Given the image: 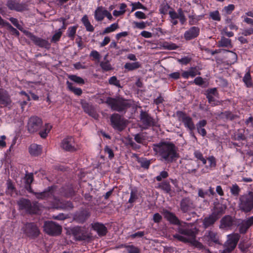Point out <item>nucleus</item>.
Segmentation results:
<instances>
[{
  "mask_svg": "<svg viewBox=\"0 0 253 253\" xmlns=\"http://www.w3.org/2000/svg\"><path fill=\"white\" fill-rule=\"evenodd\" d=\"M163 213L165 218L171 223L178 225V233L173 235V238L182 242L190 243L197 248H203L202 244L196 240L197 232L194 229L191 228V224L180 222L174 214L168 210H164Z\"/></svg>",
  "mask_w": 253,
  "mask_h": 253,
  "instance_id": "f257e3e1",
  "label": "nucleus"
},
{
  "mask_svg": "<svg viewBox=\"0 0 253 253\" xmlns=\"http://www.w3.org/2000/svg\"><path fill=\"white\" fill-rule=\"evenodd\" d=\"M25 183L27 185L26 186L27 189L30 193H34L37 199H51V204L48 206V208H55V209H62L66 210H69L73 208V206L72 204L69 202H63L57 198L55 196V189L54 187H48L47 189L45 190L42 192L36 193L34 192L30 184L33 181V175L32 173H27L25 176Z\"/></svg>",
  "mask_w": 253,
  "mask_h": 253,
  "instance_id": "f03ea898",
  "label": "nucleus"
},
{
  "mask_svg": "<svg viewBox=\"0 0 253 253\" xmlns=\"http://www.w3.org/2000/svg\"><path fill=\"white\" fill-rule=\"evenodd\" d=\"M154 151L163 161L172 162L177 157L175 146L170 143L161 142L154 145Z\"/></svg>",
  "mask_w": 253,
  "mask_h": 253,
  "instance_id": "7ed1b4c3",
  "label": "nucleus"
},
{
  "mask_svg": "<svg viewBox=\"0 0 253 253\" xmlns=\"http://www.w3.org/2000/svg\"><path fill=\"white\" fill-rule=\"evenodd\" d=\"M106 103L114 111L121 112L129 107L131 105V101L126 100L118 97L116 98L108 97Z\"/></svg>",
  "mask_w": 253,
  "mask_h": 253,
  "instance_id": "20e7f679",
  "label": "nucleus"
},
{
  "mask_svg": "<svg viewBox=\"0 0 253 253\" xmlns=\"http://www.w3.org/2000/svg\"><path fill=\"white\" fill-rule=\"evenodd\" d=\"M239 208L245 212H250L253 209V192H249L240 196Z\"/></svg>",
  "mask_w": 253,
  "mask_h": 253,
  "instance_id": "39448f33",
  "label": "nucleus"
},
{
  "mask_svg": "<svg viewBox=\"0 0 253 253\" xmlns=\"http://www.w3.org/2000/svg\"><path fill=\"white\" fill-rule=\"evenodd\" d=\"M227 238L223 245L224 249L221 253H232L238 244L240 236L238 233H233L228 235Z\"/></svg>",
  "mask_w": 253,
  "mask_h": 253,
  "instance_id": "423d86ee",
  "label": "nucleus"
},
{
  "mask_svg": "<svg viewBox=\"0 0 253 253\" xmlns=\"http://www.w3.org/2000/svg\"><path fill=\"white\" fill-rule=\"evenodd\" d=\"M60 146L63 150L69 152H75L81 149V145L76 143L74 138L72 136L64 138Z\"/></svg>",
  "mask_w": 253,
  "mask_h": 253,
  "instance_id": "0eeeda50",
  "label": "nucleus"
},
{
  "mask_svg": "<svg viewBox=\"0 0 253 253\" xmlns=\"http://www.w3.org/2000/svg\"><path fill=\"white\" fill-rule=\"evenodd\" d=\"M94 17L97 22L102 21L105 17L110 21L114 19L111 12L103 6H97L95 9L94 12Z\"/></svg>",
  "mask_w": 253,
  "mask_h": 253,
  "instance_id": "6e6552de",
  "label": "nucleus"
},
{
  "mask_svg": "<svg viewBox=\"0 0 253 253\" xmlns=\"http://www.w3.org/2000/svg\"><path fill=\"white\" fill-rule=\"evenodd\" d=\"M18 205L19 209L24 210L30 213H38L39 212V208L38 203H33L31 204L30 201L27 199H21L18 202Z\"/></svg>",
  "mask_w": 253,
  "mask_h": 253,
  "instance_id": "1a4fd4ad",
  "label": "nucleus"
},
{
  "mask_svg": "<svg viewBox=\"0 0 253 253\" xmlns=\"http://www.w3.org/2000/svg\"><path fill=\"white\" fill-rule=\"evenodd\" d=\"M177 115L179 121H181L184 126L190 130V134L195 137L193 131L195 129V126L192 118L182 112H178Z\"/></svg>",
  "mask_w": 253,
  "mask_h": 253,
  "instance_id": "9d476101",
  "label": "nucleus"
},
{
  "mask_svg": "<svg viewBox=\"0 0 253 253\" xmlns=\"http://www.w3.org/2000/svg\"><path fill=\"white\" fill-rule=\"evenodd\" d=\"M44 230L49 235H58L61 233L62 227L53 221H46L44 224Z\"/></svg>",
  "mask_w": 253,
  "mask_h": 253,
  "instance_id": "9b49d317",
  "label": "nucleus"
},
{
  "mask_svg": "<svg viewBox=\"0 0 253 253\" xmlns=\"http://www.w3.org/2000/svg\"><path fill=\"white\" fill-rule=\"evenodd\" d=\"M23 233L30 237H36L39 234V230L38 227L32 223H27L24 225L22 228Z\"/></svg>",
  "mask_w": 253,
  "mask_h": 253,
  "instance_id": "f8f14e48",
  "label": "nucleus"
},
{
  "mask_svg": "<svg viewBox=\"0 0 253 253\" xmlns=\"http://www.w3.org/2000/svg\"><path fill=\"white\" fill-rule=\"evenodd\" d=\"M110 120L111 125L115 129L122 130L124 128L125 126V121L119 114H113L111 117Z\"/></svg>",
  "mask_w": 253,
  "mask_h": 253,
  "instance_id": "ddd939ff",
  "label": "nucleus"
},
{
  "mask_svg": "<svg viewBox=\"0 0 253 253\" xmlns=\"http://www.w3.org/2000/svg\"><path fill=\"white\" fill-rule=\"evenodd\" d=\"M42 125V121L40 118L35 116L32 117L28 121V130L32 133L36 132L41 127Z\"/></svg>",
  "mask_w": 253,
  "mask_h": 253,
  "instance_id": "4468645a",
  "label": "nucleus"
},
{
  "mask_svg": "<svg viewBox=\"0 0 253 253\" xmlns=\"http://www.w3.org/2000/svg\"><path fill=\"white\" fill-rule=\"evenodd\" d=\"M140 120L144 129H146L151 126H156L155 121L145 112H141Z\"/></svg>",
  "mask_w": 253,
  "mask_h": 253,
  "instance_id": "2eb2a0df",
  "label": "nucleus"
},
{
  "mask_svg": "<svg viewBox=\"0 0 253 253\" xmlns=\"http://www.w3.org/2000/svg\"><path fill=\"white\" fill-rule=\"evenodd\" d=\"M8 8L12 10L21 12L26 9L27 5L22 3H19L16 0H9L6 3Z\"/></svg>",
  "mask_w": 253,
  "mask_h": 253,
  "instance_id": "dca6fc26",
  "label": "nucleus"
},
{
  "mask_svg": "<svg viewBox=\"0 0 253 253\" xmlns=\"http://www.w3.org/2000/svg\"><path fill=\"white\" fill-rule=\"evenodd\" d=\"M200 28L197 27H192L186 31L184 34V38L186 40H190L197 37L200 33Z\"/></svg>",
  "mask_w": 253,
  "mask_h": 253,
  "instance_id": "f3484780",
  "label": "nucleus"
},
{
  "mask_svg": "<svg viewBox=\"0 0 253 253\" xmlns=\"http://www.w3.org/2000/svg\"><path fill=\"white\" fill-rule=\"evenodd\" d=\"M233 219L229 215H226L220 220L219 228L222 229H228L233 225Z\"/></svg>",
  "mask_w": 253,
  "mask_h": 253,
  "instance_id": "a211bd4d",
  "label": "nucleus"
},
{
  "mask_svg": "<svg viewBox=\"0 0 253 253\" xmlns=\"http://www.w3.org/2000/svg\"><path fill=\"white\" fill-rule=\"evenodd\" d=\"M205 239L211 245V243H218V236L216 232L210 230L207 231L204 236Z\"/></svg>",
  "mask_w": 253,
  "mask_h": 253,
  "instance_id": "6ab92c4d",
  "label": "nucleus"
},
{
  "mask_svg": "<svg viewBox=\"0 0 253 253\" xmlns=\"http://www.w3.org/2000/svg\"><path fill=\"white\" fill-rule=\"evenodd\" d=\"M226 209L227 206L226 205L217 204L214 206L212 213L215 216H217V219H219L225 213Z\"/></svg>",
  "mask_w": 253,
  "mask_h": 253,
  "instance_id": "aec40b11",
  "label": "nucleus"
},
{
  "mask_svg": "<svg viewBox=\"0 0 253 253\" xmlns=\"http://www.w3.org/2000/svg\"><path fill=\"white\" fill-rule=\"evenodd\" d=\"M194 208V205L190 199L186 198L182 199L181 201L180 208L183 212H187Z\"/></svg>",
  "mask_w": 253,
  "mask_h": 253,
  "instance_id": "412c9836",
  "label": "nucleus"
},
{
  "mask_svg": "<svg viewBox=\"0 0 253 253\" xmlns=\"http://www.w3.org/2000/svg\"><path fill=\"white\" fill-rule=\"evenodd\" d=\"M92 228L96 231L99 236H104L107 233V228L102 223L96 222L91 224Z\"/></svg>",
  "mask_w": 253,
  "mask_h": 253,
  "instance_id": "4be33fe9",
  "label": "nucleus"
},
{
  "mask_svg": "<svg viewBox=\"0 0 253 253\" xmlns=\"http://www.w3.org/2000/svg\"><path fill=\"white\" fill-rule=\"evenodd\" d=\"M29 152L33 156H38L41 154L42 147L37 144H32L29 147Z\"/></svg>",
  "mask_w": 253,
  "mask_h": 253,
  "instance_id": "5701e85b",
  "label": "nucleus"
},
{
  "mask_svg": "<svg viewBox=\"0 0 253 253\" xmlns=\"http://www.w3.org/2000/svg\"><path fill=\"white\" fill-rule=\"evenodd\" d=\"M217 216H215L212 213L208 217L204 218L203 221L204 227L206 228L212 225L217 220Z\"/></svg>",
  "mask_w": 253,
  "mask_h": 253,
  "instance_id": "b1692460",
  "label": "nucleus"
},
{
  "mask_svg": "<svg viewBox=\"0 0 253 253\" xmlns=\"http://www.w3.org/2000/svg\"><path fill=\"white\" fill-rule=\"evenodd\" d=\"M0 102L5 105H8L10 103L7 92L3 89H0Z\"/></svg>",
  "mask_w": 253,
  "mask_h": 253,
  "instance_id": "393cba45",
  "label": "nucleus"
},
{
  "mask_svg": "<svg viewBox=\"0 0 253 253\" xmlns=\"http://www.w3.org/2000/svg\"><path fill=\"white\" fill-rule=\"evenodd\" d=\"M82 22L86 28V31L88 32H93L94 30L93 26L90 23L88 17L86 15H84L82 18Z\"/></svg>",
  "mask_w": 253,
  "mask_h": 253,
  "instance_id": "a878e982",
  "label": "nucleus"
},
{
  "mask_svg": "<svg viewBox=\"0 0 253 253\" xmlns=\"http://www.w3.org/2000/svg\"><path fill=\"white\" fill-rule=\"evenodd\" d=\"M32 40L35 44L41 47H47L49 46L47 41L40 38L33 36L32 38Z\"/></svg>",
  "mask_w": 253,
  "mask_h": 253,
  "instance_id": "bb28decb",
  "label": "nucleus"
},
{
  "mask_svg": "<svg viewBox=\"0 0 253 253\" xmlns=\"http://www.w3.org/2000/svg\"><path fill=\"white\" fill-rule=\"evenodd\" d=\"M141 66V64L139 62H127L125 64L124 68L127 71H132L138 69Z\"/></svg>",
  "mask_w": 253,
  "mask_h": 253,
  "instance_id": "cd10ccee",
  "label": "nucleus"
},
{
  "mask_svg": "<svg viewBox=\"0 0 253 253\" xmlns=\"http://www.w3.org/2000/svg\"><path fill=\"white\" fill-rule=\"evenodd\" d=\"M119 28V26L118 23L117 22L111 24L109 26L105 28V29L102 31L101 34L105 35L113 32L117 30Z\"/></svg>",
  "mask_w": 253,
  "mask_h": 253,
  "instance_id": "c85d7f7f",
  "label": "nucleus"
},
{
  "mask_svg": "<svg viewBox=\"0 0 253 253\" xmlns=\"http://www.w3.org/2000/svg\"><path fill=\"white\" fill-rule=\"evenodd\" d=\"M66 84L68 88L75 94L79 96L82 94L83 91L81 88L73 86V84L69 81H67Z\"/></svg>",
  "mask_w": 253,
  "mask_h": 253,
  "instance_id": "c756f323",
  "label": "nucleus"
},
{
  "mask_svg": "<svg viewBox=\"0 0 253 253\" xmlns=\"http://www.w3.org/2000/svg\"><path fill=\"white\" fill-rule=\"evenodd\" d=\"M61 194L65 197H70L73 195L74 190L71 186H67L62 188Z\"/></svg>",
  "mask_w": 253,
  "mask_h": 253,
  "instance_id": "7c9ffc66",
  "label": "nucleus"
},
{
  "mask_svg": "<svg viewBox=\"0 0 253 253\" xmlns=\"http://www.w3.org/2000/svg\"><path fill=\"white\" fill-rule=\"evenodd\" d=\"M51 126L49 124H46L43 126V128L40 131L39 134L42 138H44L46 137L48 133L51 129Z\"/></svg>",
  "mask_w": 253,
  "mask_h": 253,
  "instance_id": "2f4dec72",
  "label": "nucleus"
},
{
  "mask_svg": "<svg viewBox=\"0 0 253 253\" xmlns=\"http://www.w3.org/2000/svg\"><path fill=\"white\" fill-rule=\"evenodd\" d=\"M125 247L128 253H140L139 249L133 245H122L119 248Z\"/></svg>",
  "mask_w": 253,
  "mask_h": 253,
  "instance_id": "473e14b6",
  "label": "nucleus"
},
{
  "mask_svg": "<svg viewBox=\"0 0 253 253\" xmlns=\"http://www.w3.org/2000/svg\"><path fill=\"white\" fill-rule=\"evenodd\" d=\"M202 15H196L195 14H192L189 15V24L190 25H195L197 24L199 21H200L202 18Z\"/></svg>",
  "mask_w": 253,
  "mask_h": 253,
  "instance_id": "72a5a7b5",
  "label": "nucleus"
},
{
  "mask_svg": "<svg viewBox=\"0 0 253 253\" xmlns=\"http://www.w3.org/2000/svg\"><path fill=\"white\" fill-rule=\"evenodd\" d=\"M162 47L165 49L174 50L178 48V46L175 43L165 42L162 43Z\"/></svg>",
  "mask_w": 253,
  "mask_h": 253,
  "instance_id": "f704fd0d",
  "label": "nucleus"
},
{
  "mask_svg": "<svg viewBox=\"0 0 253 253\" xmlns=\"http://www.w3.org/2000/svg\"><path fill=\"white\" fill-rule=\"evenodd\" d=\"M7 189L6 190V193L7 195L13 196L15 193V189L13 186L11 181L10 180H7Z\"/></svg>",
  "mask_w": 253,
  "mask_h": 253,
  "instance_id": "c9c22d12",
  "label": "nucleus"
},
{
  "mask_svg": "<svg viewBox=\"0 0 253 253\" xmlns=\"http://www.w3.org/2000/svg\"><path fill=\"white\" fill-rule=\"evenodd\" d=\"M219 45L220 47H231V40L225 37H222L219 42Z\"/></svg>",
  "mask_w": 253,
  "mask_h": 253,
  "instance_id": "e433bc0d",
  "label": "nucleus"
},
{
  "mask_svg": "<svg viewBox=\"0 0 253 253\" xmlns=\"http://www.w3.org/2000/svg\"><path fill=\"white\" fill-rule=\"evenodd\" d=\"M138 198L137 195V192L136 190H132L130 193V198L128 200V203L131 205L130 207L133 206V203H134L136 200Z\"/></svg>",
  "mask_w": 253,
  "mask_h": 253,
  "instance_id": "4c0bfd02",
  "label": "nucleus"
},
{
  "mask_svg": "<svg viewBox=\"0 0 253 253\" xmlns=\"http://www.w3.org/2000/svg\"><path fill=\"white\" fill-rule=\"evenodd\" d=\"M77 27V26H72L68 28L67 31V36L69 37L71 40H73L75 38V36L76 33Z\"/></svg>",
  "mask_w": 253,
  "mask_h": 253,
  "instance_id": "58836bf2",
  "label": "nucleus"
},
{
  "mask_svg": "<svg viewBox=\"0 0 253 253\" xmlns=\"http://www.w3.org/2000/svg\"><path fill=\"white\" fill-rule=\"evenodd\" d=\"M170 8V6L168 3H163L161 4L160 6V12L162 14L166 15L168 13Z\"/></svg>",
  "mask_w": 253,
  "mask_h": 253,
  "instance_id": "ea45409f",
  "label": "nucleus"
},
{
  "mask_svg": "<svg viewBox=\"0 0 253 253\" xmlns=\"http://www.w3.org/2000/svg\"><path fill=\"white\" fill-rule=\"evenodd\" d=\"M194 156L198 160L201 161L203 164L205 165L207 163V160L203 157L202 153L200 151L198 150L195 151Z\"/></svg>",
  "mask_w": 253,
  "mask_h": 253,
  "instance_id": "a19ab883",
  "label": "nucleus"
},
{
  "mask_svg": "<svg viewBox=\"0 0 253 253\" xmlns=\"http://www.w3.org/2000/svg\"><path fill=\"white\" fill-rule=\"evenodd\" d=\"M197 75V71L195 70L191 69L189 71H184L182 74V76L184 79H188L190 76L194 77Z\"/></svg>",
  "mask_w": 253,
  "mask_h": 253,
  "instance_id": "79ce46f5",
  "label": "nucleus"
},
{
  "mask_svg": "<svg viewBox=\"0 0 253 253\" xmlns=\"http://www.w3.org/2000/svg\"><path fill=\"white\" fill-rule=\"evenodd\" d=\"M249 228V226L245 220L239 225V232L240 233H245Z\"/></svg>",
  "mask_w": 253,
  "mask_h": 253,
  "instance_id": "37998d69",
  "label": "nucleus"
},
{
  "mask_svg": "<svg viewBox=\"0 0 253 253\" xmlns=\"http://www.w3.org/2000/svg\"><path fill=\"white\" fill-rule=\"evenodd\" d=\"M210 17L214 21H219L221 17L218 10L211 11L209 14Z\"/></svg>",
  "mask_w": 253,
  "mask_h": 253,
  "instance_id": "c03bdc74",
  "label": "nucleus"
},
{
  "mask_svg": "<svg viewBox=\"0 0 253 253\" xmlns=\"http://www.w3.org/2000/svg\"><path fill=\"white\" fill-rule=\"evenodd\" d=\"M100 66L102 70L105 71H108L112 69V67L108 60L101 62Z\"/></svg>",
  "mask_w": 253,
  "mask_h": 253,
  "instance_id": "a18cd8bd",
  "label": "nucleus"
},
{
  "mask_svg": "<svg viewBox=\"0 0 253 253\" xmlns=\"http://www.w3.org/2000/svg\"><path fill=\"white\" fill-rule=\"evenodd\" d=\"M69 79L71 81L80 84H83L84 83V80L80 77L76 75H70L68 77Z\"/></svg>",
  "mask_w": 253,
  "mask_h": 253,
  "instance_id": "49530a36",
  "label": "nucleus"
},
{
  "mask_svg": "<svg viewBox=\"0 0 253 253\" xmlns=\"http://www.w3.org/2000/svg\"><path fill=\"white\" fill-rule=\"evenodd\" d=\"M243 80L247 86L249 87L252 85V80L249 71L245 74Z\"/></svg>",
  "mask_w": 253,
  "mask_h": 253,
  "instance_id": "de8ad7c7",
  "label": "nucleus"
},
{
  "mask_svg": "<svg viewBox=\"0 0 253 253\" xmlns=\"http://www.w3.org/2000/svg\"><path fill=\"white\" fill-rule=\"evenodd\" d=\"M131 5L132 6L131 11H133L137 9H142L145 10H147L146 7L143 5L140 2H132Z\"/></svg>",
  "mask_w": 253,
  "mask_h": 253,
  "instance_id": "09e8293b",
  "label": "nucleus"
},
{
  "mask_svg": "<svg viewBox=\"0 0 253 253\" xmlns=\"http://www.w3.org/2000/svg\"><path fill=\"white\" fill-rule=\"evenodd\" d=\"M235 6L233 4H230L227 6H225L222 11L224 12L226 14H230L234 10Z\"/></svg>",
  "mask_w": 253,
  "mask_h": 253,
  "instance_id": "8fccbe9b",
  "label": "nucleus"
},
{
  "mask_svg": "<svg viewBox=\"0 0 253 253\" xmlns=\"http://www.w3.org/2000/svg\"><path fill=\"white\" fill-rule=\"evenodd\" d=\"M159 187L167 193L170 191V186L169 183L167 182H164L161 183L159 185Z\"/></svg>",
  "mask_w": 253,
  "mask_h": 253,
  "instance_id": "3c124183",
  "label": "nucleus"
},
{
  "mask_svg": "<svg viewBox=\"0 0 253 253\" xmlns=\"http://www.w3.org/2000/svg\"><path fill=\"white\" fill-rule=\"evenodd\" d=\"M240 189L239 187L236 184H234L230 188V192L234 196H238L239 194Z\"/></svg>",
  "mask_w": 253,
  "mask_h": 253,
  "instance_id": "603ef678",
  "label": "nucleus"
},
{
  "mask_svg": "<svg viewBox=\"0 0 253 253\" xmlns=\"http://www.w3.org/2000/svg\"><path fill=\"white\" fill-rule=\"evenodd\" d=\"M109 83L111 84L114 85L117 87H121L120 81L117 79L115 76L111 77L109 80Z\"/></svg>",
  "mask_w": 253,
  "mask_h": 253,
  "instance_id": "864d4df0",
  "label": "nucleus"
},
{
  "mask_svg": "<svg viewBox=\"0 0 253 253\" xmlns=\"http://www.w3.org/2000/svg\"><path fill=\"white\" fill-rule=\"evenodd\" d=\"M62 34V32L61 31L60 29H59L58 31L55 32L52 38L51 41L54 42L58 41L60 39Z\"/></svg>",
  "mask_w": 253,
  "mask_h": 253,
  "instance_id": "5fc2aeb1",
  "label": "nucleus"
},
{
  "mask_svg": "<svg viewBox=\"0 0 253 253\" xmlns=\"http://www.w3.org/2000/svg\"><path fill=\"white\" fill-rule=\"evenodd\" d=\"M1 26H6L7 28L12 31L14 34H16L17 36H18L19 34V32L14 28H13L9 23L4 21V24L2 25Z\"/></svg>",
  "mask_w": 253,
  "mask_h": 253,
  "instance_id": "6e6d98bb",
  "label": "nucleus"
},
{
  "mask_svg": "<svg viewBox=\"0 0 253 253\" xmlns=\"http://www.w3.org/2000/svg\"><path fill=\"white\" fill-rule=\"evenodd\" d=\"M208 161L209 163V168H213L215 167L216 163L215 159L213 156H210L208 158Z\"/></svg>",
  "mask_w": 253,
  "mask_h": 253,
  "instance_id": "4d7b16f0",
  "label": "nucleus"
},
{
  "mask_svg": "<svg viewBox=\"0 0 253 253\" xmlns=\"http://www.w3.org/2000/svg\"><path fill=\"white\" fill-rule=\"evenodd\" d=\"M168 173L166 171H163L161 172L160 174L156 176V179L157 181H160L163 179L166 178L168 176Z\"/></svg>",
  "mask_w": 253,
  "mask_h": 253,
  "instance_id": "13d9d810",
  "label": "nucleus"
},
{
  "mask_svg": "<svg viewBox=\"0 0 253 253\" xmlns=\"http://www.w3.org/2000/svg\"><path fill=\"white\" fill-rule=\"evenodd\" d=\"M9 20L17 28H18L20 30H22V27L18 23V21L17 19L11 17L9 19Z\"/></svg>",
  "mask_w": 253,
  "mask_h": 253,
  "instance_id": "bf43d9fd",
  "label": "nucleus"
},
{
  "mask_svg": "<svg viewBox=\"0 0 253 253\" xmlns=\"http://www.w3.org/2000/svg\"><path fill=\"white\" fill-rule=\"evenodd\" d=\"M105 153L108 155V157L110 159H112L114 157V153L112 150L108 146H106L104 148Z\"/></svg>",
  "mask_w": 253,
  "mask_h": 253,
  "instance_id": "052dcab7",
  "label": "nucleus"
},
{
  "mask_svg": "<svg viewBox=\"0 0 253 253\" xmlns=\"http://www.w3.org/2000/svg\"><path fill=\"white\" fill-rule=\"evenodd\" d=\"M90 56L92 57L93 59L99 60L100 58V55L96 50H92L90 53Z\"/></svg>",
  "mask_w": 253,
  "mask_h": 253,
  "instance_id": "680f3d73",
  "label": "nucleus"
},
{
  "mask_svg": "<svg viewBox=\"0 0 253 253\" xmlns=\"http://www.w3.org/2000/svg\"><path fill=\"white\" fill-rule=\"evenodd\" d=\"M169 19H178L179 16H178V14H177V12L173 9H171V10H169Z\"/></svg>",
  "mask_w": 253,
  "mask_h": 253,
  "instance_id": "e2e57ef3",
  "label": "nucleus"
},
{
  "mask_svg": "<svg viewBox=\"0 0 253 253\" xmlns=\"http://www.w3.org/2000/svg\"><path fill=\"white\" fill-rule=\"evenodd\" d=\"M134 15L138 19H145L146 18V16L142 11H137L135 12Z\"/></svg>",
  "mask_w": 253,
  "mask_h": 253,
  "instance_id": "0e129e2a",
  "label": "nucleus"
},
{
  "mask_svg": "<svg viewBox=\"0 0 253 253\" xmlns=\"http://www.w3.org/2000/svg\"><path fill=\"white\" fill-rule=\"evenodd\" d=\"M162 219V216L159 213H156L153 215V220L155 223H159Z\"/></svg>",
  "mask_w": 253,
  "mask_h": 253,
  "instance_id": "69168bd1",
  "label": "nucleus"
},
{
  "mask_svg": "<svg viewBox=\"0 0 253 253\" xmlns=\"http://www.w3.org/2000/svg\"><path fill=\"white\" fill-rule=\"evenodd\" d=\"M134 24L135 27L140 29H143L146 27V23L144 22H134Z\"/></svg>",
  "mask_w": 253,
  "mask_h": 253,
  "instance_id": "338daca9",
  "label": "nucleus"
},
{
  "mask_svg": "<svg viewBox=\"0 0 253 253\" xmlns=\"http://www.w3.org/2000/svg\"><path fill=\"white\" fill-rule=\"evenodd\" d=\"M252 34H253V28L245 29L242 32V35L245 36H250Z\"/></svg>",
  "mask_w": 253,
  "mask_h": 253,
  "instance_id": "774afa93",
  "label": "nucleus"
}]
</instances>
